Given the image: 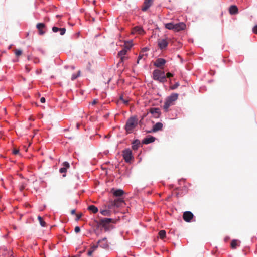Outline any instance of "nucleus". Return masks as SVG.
<instances>
[{
    "label": "nucleus",
    "instance_id": "obj_1",
    "mask_svg": "<svg viewBox=\"0 0 257 257\" xmlns=\"http://www.w3.org/2000/svg\"><path fill=\"white\" fill-rule=\"evenodd\" d=\"M101 226V232L103 230L105 232H109L115 228V221L111 218H101L98 220Z\"/></svg>",
    "mask_w": 257,
    "mask_h": 257
},
{
    "label": "nucleus",
    "instance_id": "obj_2",
    "mask_svg": "<svg viewBox=\"0 0 257 257\" xmlns=\"http://www.w3.org/2000/svg\"><path fill=\"white\" fill-rule=\"evenodd\" d=\"M138 119L137 116H131L126 120L125 125L124 128L127 134L131 133L133 130L138 125Z\"/></svg>",
    "mask_w": 257,
    "mask_h": 257
},
{
    "label": "nucleus",
    "instance_id": "obj_3",
    "mask_svg": "<svg viewBox=\"0 0 257 257\" xmlns=\"http://www.w3.org/2000/svg\"><path fill=\"white\" fill-rule=\"evenodd\" d=\"M152 78L159 83H164L167 81L166 76L164 71L155 69L152 73Z\"/></svg>",
    "mask_w": 257,
    "mask_h": 257
},
{
    "label": "nucleus",
    "instance_id": "obj_4",
    "mask_svg": "<svg viewBox=\"0 0 257 257\" xmlns=\"http://www.w3.org/2000/svg\"><path fill=\"white\" fill-rule=\"evenodd\" d=\"M122 157L127 163H131L134 159L132 151L129 148H125L122 151Z\"/></svg>",
    "mask_w": 257,
    "mask_h": 257
},
{
    "label": "nucleus",
    "instance_id": "obj_5",
    "mask_svg": "<svg viewBox=\"0 0 257 257\" xmlns=\"http://www.w3.org/2000/svg\"><path fill=\"white\" fill-rule=\"evenodd\" d=\"M124 203V200L123 198H116L110 202V205H108V207L109 208H111L112 207L118 208Z\"/></svg>",
    "mask_w": 257,
    "mask_h": 257
},
{
    "label": "nucleus",
    "instance_id": "obj_6",
    "mask_svg": "<svg viewBox=\"0 0 257 257\" xmlns=\"http://www.w3.org/2000/svg\"><path fill=\"white\" fill-rule=\"evenodd\" d=\"M194 215L193 213L189 211H185L183 214V219L186 222L195 221Z\"/></svg>",
    "mask_w": 257,
    "mask_h": 257
},
{
    "label": "nucleus",
    "instance_id": "obj_7",
    "mask_svg": "<svg viewBox=\"0 0 257 257\" xmlns=\"http://www.w3.org/2000/svg\"><path fill=\"white\" fill-rule=\"evenodd\" d=\"M70 164L67 161H64L62 163L61 167L59 169V172L62 174L63 177L66 176L67 169L70 168Z\"/></svg>",
    "mask_w": 257,
    "mask_h": 257
},
{
    "label": "nucleus",
    "instance_id": "obj_8",
    "mask_svg": "<svg viewBox=\"0 0 257 257\" xmlns=\"http://www.w3.org/2000/svg\"><path fill=\"white\" fill-rule=\"evenodd\" d=\"M163 124L162 122H158L153 125L152 128L150 130L146 131L147 133H153L161 131L163 129Z\"/></svg>",
    "mask_w": 257,
    "mask_h": 257
},
{
    "label": "nucleus",
    "instance_id": "obj_9",
    "mask_svg": "<svg viewBox=\"0 0 257 257\" xmlns=\"http://www.w3.org/2000/svg\"><path fill=\"white\" fill-rule=\"evenodd\" d=\"M93 228V232L97 235L99 236L101 232V226L99 223L98 220L95 219L94 220V224L91 225Z\"/></svg>",
    "mask_w": 257,
    "mask_h": 257
},
{
    "label": "nucleus",
    "instance_id": "obj_10",
    "mask_svg": "<svg viewBox=\"0 0 257 257\" xmlns=\"http://www.w3.org/2000/svg\"><path fill=\"white\" fill-rule=\"evenodd\" d=\"M111 193L113 195L117 198H122L121 197L125 194V192L121 189H115L112 188L111 189Z\"/></svg>",
    "mask_w": 257,
    "mask_h": 257
},
{
    "label": "nucleus",
    "instance_id": "obj_11",
    "mask_svg": "<svg viewBox=\"0 0 257 257\" xmlns=\"http://www.w3.org/2000/svg\"><path fill=\"white\" fill-rule=\"evenodd\" d=\"M167 61L163 58H158L154 62V66L157 68H161L165 65Z\"/></svg>",
    "mask_w": 257,
    "mask_h": 257
},
{
    "label": "nucleus",
    "instance_id": "obj_12",
    "mask_svg": "<svg viewBox=\"0 0 257 257\" xmlns=\"http://www.w3.org/2000/svg\"><path fill=\"white\" fill-rule=\"evenodd\" d=\"M156 138L151 135H148L142 140V144L148 145L152 143L156 140Z\"/></svg>",
    "mask_w": 257,
    "mask_h": 257
},
{
    "label": "nucleus",
    "instance_id": "obj_13",
    "mask_svg": "<svg viewBox=\"0 0 257 257\" xmlns=\"http://www.w3.org/2000/svg\"><path fill=\"white\" fill-rule=\"evenodd\" d=\"M168 45V42L167 39H159L158 46L161 50L165 49Z\"/></svg>",
    "mask_w": 257,
    "mask_h": 257
},
{
    "label": "nucleus",
    "instance_id": "obj_14",
    "mask_svg": "<svg viewBox=\"0 0 257 257\" xmlns=\"http://www.w3.org/2000/svg\"><path fill=\"white\" fill-rule=\"evenodd\" d=\"M36 28L38 30V33L40 35H43L45 33L44 29L46 28V25L44 23H39L36 25Z\"/></svg>",
    "mask_w": 257,
    "mask_h": 257
},
{
    "label": "nucleus",
    "instance_id": "obj_15",
    "mask_svg": "<svg viewBox=\"0 0 257 257\" xmlns=\"http://www.w3.org/2000/svg\"><path fill=\"white\" fill-rule=\"evenodd\" d=\"M150 112L153 115L154 117L158 118L161 114L160 109L158 107H152L150 109Z\"/></svg>",
    "mask_w": 257,
    "mask_h": 257
},
{
    "label": "nucleus",
    "instance_id": "obj_16",
    "mask_svg": "<svg viewBox=\"0 0 257 257\" xmlns=\"http://www.w3.org/2000/svg\"><path fill=\"white\" fill-rule=\"evenodd\" d=\"M186 27V24L184 22H179L174 23V31H180L184 30Z\"/></svg>",
    "mask_w": 257,
    "mask_h": 257
},
{
    "label": "nucleus",
    "instance_id": "obj_17",
    "mask_svg": "<svg viewBox=\"0 0 257 257\" xmlns=\"http://www.w3.org/2000/svg\"><path fill=\"white\" fill-rule=\"evenodd\" d=\"M131 171L127 168H124L123 169H120L119 171V174L122 177H129L131 175Z\"/></svg>",
    "mask_w": 257,
    "mask_h": 257
},
{
    "label": "nucleus",
    "instance_id": "obj_18",
    "mask_svg": "<svg viewBox=\"0 0 257 257\" xmlns=\"http://www.w3.org/2000/svg\"><path fill=\"white\" fill-rule=\"evenodd\" d=\"M153 0H145L144 5L141 10L143 12H146L152 6Z\"/></svg>",
    "mask_w": 257,
    "mask_h": 257
},
{
    "label": "nucleus",
    "instance_id": "obj_19",
    "mask_svg": "<svg viewBox=\"0 0 257 257\" xmlns=\"http://www.w3.org/2000/svg\"><path fill=\"white\" fill-rule=\"evenodd\" d=\"M228 11L231 15H236L238 13V8L235 5H232L229 7Z\"/></svg>",
    "mask_w": 257,
    "mask_h": 257
},
{
    "label": "nucleus",
    "instance_id": "obj_20",
    "mask_svg": "<svg viewBox=\"0 0 257 257\" xmlns=\"http://www.w3.org/2000/svg\"><path fill=\"white\" fill-rule=\"evenodd\" d=\"M141 146H142L141 145L140 141L139 139H136L134 140L132 143V148L134 151L137 150Z\"/></svg>",
    "mask_w": 257,
    "mask_h": 257
},
{
    "label": "nucleus",
    "instance_id": "obj_21",
    "mask_svg": "<svg viewBox=\"0 0 257 257\" xmlns=\"http://www.w3.org/2000/svg\"><path fill=\"white\" fill-rule=\"evenodd\" d=\"M179 94L176 93H172L170 96L167 97V99L168 100L172 103L173 102L176 101L178 97Z\"/></svg>",
    "mask_w": 257,
    "mask_h": 257
},
{
    "label": "nucleus",
    "instance_id": "obj_22",
    "mask_svg": "<svg viewBox=\"0 0 257 257\" xmlns=\"http://www.w3.org/2000/svg\"><path fill=\"white\" fill-rule=\"evenodd\" d=\"M133 45V40H131L130 41L125 42L123 48L127 52L131 49Z\"/></svg>",
    "mask_w": 257,
    "mask_h": 257
},
{
    "label": "nucleus",
    "instance_id": "obj_23",
    "mask_svg": "<svg viewBox=\"0 0 257 257\" xmlns=\"http://www.w3.org/2000/svg\"><path fill=\"white\" fill-rule=\"evenodd\" d=\"M171 104L172 103L170 102L168 100L166 99L163 106V108L164 109L165 112H167L168 111L169 108Z\"/></svg>",
    "mask_w": 257,
    "mask_h": 257
},
{
    "label": "nucleus",
    "instance_id": "obj_24",
    "mask_svg": "<svg viewBox=\"0 0 257 257\" xmlns=\"http://www.w3.org/2000/svg\"><path fill=\"white\" fill-rule=\"evenodd\" d=\"M87 209L93 213H96L98 211V208L94 205H89Z\"/></svg>",
    "mask_w": 257,
    "mask_h": 257
},
{
    "label": "nucleus",
    "instance_id": "obj_25",
    "mask_svg": "<svg viewBox=\"0 0 257 257\" xmlns=\"http://www.w3.org/2000/svg\"><path fill=\"white\" fill-rule=\"evenodd\" d=\"M165 28L168 30H174V23L169 22L165 24Z\"/></svg>",
    "mask_w": 257,
    "mask_h": 257
},
{
    "label": "nucleus",
    "instance_id": "obj_26",
    "mask_svg": "<svg viewBox=\"0 0 257 257\" xmlns=\"http://www.w3.org/2000/svg\"><path fill=\"white\" fill-rule=\"evenodd\" d=\"M238 240L233 239L231 242V247L232 249H234L237 248V246H239V243H237Z\"/></svg>",
    "mask_w": 257,
    "mask_h": 257
},
{
    "label": "nucleus",
    "instance_id": "obj_27",
    "mask_svg": "<svg viewBox=\"0 0 257 257\" xmlns=\"http://www.w3.org/2000/svg\"><path fill=\"white\" fill-rule=\"evenodd\" d=\"M100 213L103 216H109L111 215V211L109 210H102L100 211Z\"/></svg>",
    "mask_w": 257,
    "mask_h": 257
},
{
    "label": "nucleus",
    "instance_id": "obj_28",
    "mask_svg": "<svg viewBox=\"0 0 257 257\" xmlns=\"http://www.w3.org/2000/svg\"><path fill=\"white\" fill-rule=\"evenodd\" d=\"M99 246L104 249H107L109 247V244L108 242H101L100 243L98 244Z\"/></svg>",
    "mask_w": 257,
    "mask_h": 257
},
{
    "label": "nucleus",
    "instance_id": "obj_29",
    "mask_svg": "<svg viewBox=\"0 0 257 257\" xmlns=\"http://www.w3.org/2000/svg\"><path fill=\"white\" fill-rule=\"evenodd\" d=\"M38 220H39L40 224V225L42 227H45L46 226V222H45V221L43 220V218L41 216H38Z\"/></svg>",
    "mask_w": 257,
    "mask_h": 257
},
{
    "label": "nucleus",
    "instance_id": "obj_30",
    "mask_svg": "<svg viewBox=\"0 0 257 257\" xmlns=\"http://www.w3.org/2000/svg\"><path fill=\"white\" fill-rule=\"evenodd\" d=\"M80 71H78V72L75 74V73H74L71 76V79L72 81H74L75 80V79H76L80 75Z\"/></svg>",
    "mask_w": 257,
    "mask_h": 257
},
{
    "label": "nucleus",
    "instance_id": "obj_31",
    "mask_svg": "<svg viewBox=\"0 0 257 257\" xmlns=\"http://www.w3.org/2000/svg\"><path fill=\"white\" fill-rule=\"evenodd\" d=\"M159 236L161 238H164L166 236V232L165 230H161L159 232Z\"/></svg>",
    "mask_w": 257,
    "mask_h": 257
},
{
    "label": "nucleus",
    "instance_id": "obj_32",
    "mask_svg": "<svg viewBox=\"0 0 257 257\" xmlns=\"http://www.w3.org/2000/svg\"><path fill=\"white\" fill-rule=\"evenodd\" d=\"M127 52L124 50L123 48L120 51H118L117 53V56H124L127 54Z\"/></svg>",
    "mask_w": 257,
    "mask_h": 257
},
{
    "label": "nucleus",
    "instance_id": "obj_33",
    "mask_svg": "<svg viewBox=\"0 0 257 257\" xmlns=\"http://www.w3.org/2000/svg\"><path fill=\"white\" fill-rule=\"evenodd\" d=\"M180 85V83L179 82H176L173 85L170 87V89L171 90L176 89Z\"/></svg>",
    "mask_w": 257,
    "mask_h": 257
},
{
    "label": "nucleus",
    "instance_id": "obj_34",
    "mask_svg": "<svg viewBox=\"0 0 257 257\" xmlns=\"http://www.w3.org/2000/svg\"><path fill=\"white\" fill-rule=\"evenodd\" d=\"M15 54L16 56L19 57L22 54V51L20 49H16L15 51Z\"/></svg>",
    "mask_w": 257,
    "mask_h": 257
},
{
    "label": "nucleus",
    "instance_id": "obj_35",
    "mask_svg": "<svg viewBox=\"0 0 257 257\" xmlns=\"http://www.w3.org/2000/svg\"><path fill=\"white\" fill-rule=\"evenodd\" d=\"M66 28H60V30L59 32H60V34L61 35H64L66 33Z\"/></svg>",
    "mask_w": 257,
    "mask_h": 257
},
{
    "label": "nucleus",
    "instance_id": "obj_36",
    "mask_svg": "<svg viewBox=\"0 0 257 257\" xmlns=\"http://www.w3.org/2000/svg\"><path fill=\"white\" fill-rule=\"evenodd\" d=\"M117 57L119 58H120V61L118 63V64H119V63H123L124 61V59L127 58L126 57H125L124 56H117Z\"/></svg>",
    "mask_w": 257,
    "mask_h": 257
},
{
    "label": "nucleus",
    "instance_id": "obj_37",
    "mask_svg": "<svg viewBox=\"0 0 257 257\" xmlns=\"http://www.w3.org/2000/svg\"><path fill=\"white\" fill-rule=\"evenodd\" d=\"M59 30H60V28H58L56 26H53L52 27V31L54 33H57V32H59Z\"/></svg>",
    "mask_w": 257,
    "mask_h": 257
},
{
    "label": "nucleus",
    "instance_id": "obj_38",
    "mask_svg": "<svg viewBox=\"0 0 257 257\" xmlns=\"http://www.w3.org/2000/svg\"><path fill=\"white\" fill-rule=\"evenodd\" d=\"M107 241V238L106 237H103L101 239H99L97 241V244L100 243L101 242H106Z\"/></svg>",
    "mask_w": 257,
    "mask_h": 257
},
{
    "label": "nucleus",
    "instance_id": "obj_39",
    "mask_svg": "<svg viewBox=\"0 0 257 257\" xmlns=\"http://www.w3.org/2000/svg\"><path fill=\"white\" fill-rule=\"evenodd\" d=\"M33 62L35 64H37L39 63L40 60L38 57H33Z\"/></svg>",
    "mask_w": 257,
    "mask_h": 257
},
{
    "label": "nucleus",
    "instance_id": "obj_40",
    "mask_svg": "<svg viewBox=\"0 0 257 257\" xmlns=\"http://www.w3.org/2000/svg\"><path fill=\"white\" fill-rule=\"evenodd\" d=\"M80 230H81V228L78 226H76L74 228V231L76 233L80 232Z\"/></svg>",
    "mask_w": 257,
    "mask_h": 257
},
{
    "label": "nucleus",
    "instance_id": "obj_41",
    "mask_svg": "<svg viewBox=\"0 0 257 257\" xmlns=\"http://www.w3.org/2000/svg\"><path fill=\"white\" fill-rule=\"evenodd\" d=\"M98 247V244L97 243L96 245H94L91 247V249L93 250V251H94Z\"/></svg>",
    "mask_w": 257,
    "mask_h": 257
},
{
    "label": "nucleus",
    "instance_id": "obj_42",
    "mask_svg": "<svg viewBox=\"0 0 257 257\" xmlns=\"http://www.w3.org/2000/svg\"><path fill=\"white\" fill-rule=\"evenodd\" d=\"M91 63L90 62L88 63V65L87 66L86 69L88 71H91Z\"/></svg>",
    "mask_w": 257,
    "mask_h": 257
},
{
    "label": "nucleus",
    "instance_id": "obj_43",
    "mask_svg": "<svg viewBox=\"0 0 257 257\" xmlns=\"http://www.w3.org/2000/svg\"><path fill=\"white\" fill-rule=\"evenodd\" d=\"M37 50L41 52L43 55L45 54V51L41 48H38Z\"/></svg>",
    "mask_w": 257,
    "mask_h": 257
},
{
    "label": "nucleus",
    "instance_id": "obj_44",
    "mask_svg": "<svg viewBox=\"0 0 257 257\" xmlns=\"http://www.w3.org/2000/svg\"><path fill=\"white\" fill-rule=\"evenodd\" d=\"M166 78H167V77H173V76H174V74H173V73H171V72H168V73L166 74Z\"/></svg>",
    "mask_w": 257,
    "mask_h": 257
},
{
    "label": "nucleus",
    "instance_id": "obj_45",
    "mask_svg": "<svg viewBox=\"0 0 257 257\" xmlns=\"http://www.w3.org/2000/svg\"><path fill=\"white\" fill-rule=\"evenodd\" d=\"M252 31L254 33L257 34V25H255L252 28Z\"/></svg>",
    "mask_w": 257,
    "mask_h": 257
},
{
    "label": "nucleus",
    "instance_id": "obj_46",
    "mask_svg": "<svg viewBox=\"0 0 257 257\" xmlns=\"http://www.w3.org/2000/svg\"><path fill=\"white\" fill-rule=\"evenodd\" d=\"M149 50V48L148 47H145L142 49V52H145Z\"/></svg>",
    "mask_w": 257,
    "mask_h": 257
},
{
    "label": "nucleus",
    "instance_id": "obj_47",
    "mask_svg": "<svg viewBox=\"0 0 257 257\" xmlns=\"http://www.w3.org/2000/svg\"><path fill=\"white\" fill-rule=\"evenodd\" d=\"M94 251H93V250H92L91 249H90L87 252V255L88 256H91L92 255V253Z\"/></svg>",
    "mask_w": 257,
    "mask_h": 257
},
{
    "label": "nucleus",
    "instance_id": "obj_48",
    "mask_svg": "<svg viewBox=\"0 0 257 257\" xmlns=\"http://www.w3.org/2000/svg\"><path fill=\"white\" fill-rule=\"evenodd\" d=\"M20 153V151L18 149H15L13 151V153L14 154V155H17V154H19Z\"/></svg>",
    "mask_w": 257,
    "mask_h": 257
},
{
    "label": "nucleus",
    "instance_id": "obj_49",
    "mask_svg": "<svg viewBox=\"0 0 257 257\" xmlns=\"http://www.w3.org/2000/svg\"><path fill=\"white\" fill-rule=\"evenodd\" d=\"M46 101V99L45 98V97H42L41 98H40V102L42 103H45Z\"/></svg>",
    "mask_w": 257,
    "mask_h": 257
},
{
    "label": "nucleus",
    "instance_id": "obj_50",
    "mask_svg": "<svg viewBox=\"0 0 257 257\" xmlns=\"http://www.w3.org/2000/svg\"><path fill=\"white\" fill-rule=\"evenodd\" d=\"M81 214L77 215L76 218H75V220L76 221L79 220L81 218Z\"/></svg>",
    "mask_w": 257,
    "mask_h": 257
},
{
    "label": "nucleus",
    "instance_id": "obj_51",
    "mask_svg": "<svg viewBox=\"0 0 257 257\" xmlns=\"http://www.w3.org/2000/svg\"><path fill=\"white\" fill-rule=\"evenodd\" d=\"M122 101L123 103H124V104H128L129 103L128 100L124 99Z\"/></svg>",
    "mask_w": 257,
    "mask_h": 257
},
{
    "label": "nucleus",
    "instance_id": "obj_52",
    "mask_svg": "<svg viewBox=\"0 0 257 257\" xmlns=\"http://www.w3.org/2000/svg\"><path fill=\"white\" fill-rule=\"evenodd\" d=\"M230 237L228 236H225L224 239L225 242L228 241Z\"/></svg>",
    "mask_w": 257,
    "mask_h": 257
},
{
    "label": "nucleus",
    "instance_id": "obj_53",
    "mask_svg": "<svg viewBox=\"0 0 257 257\" xmlns=\"http://www.w3.org/2000/svg\"><path fill=\"white\" fill-rule=\"evenodd\" d=\"M97 103V99H94L93 101L92 102V105H95Z\"/></svg>",
    "mask_w": 257,
    "mask_h": 257
},
{
    "label": "nucleus",
    "instance_id": "obj_54",
    "mask_svg": "<svg viewBox=\"0 0 257 257\" xmlns=\"http://www.w3.org/2000/svg\"><path fill=\"white\" fill-rule=\"evenodd\" d=\"M138 31L140 33H142V32H143L144 31L142 27H139L138 29Z\"/></svg>",
    "mask_w": 257,
    "mask_h": 257
},
{
    "label": "nucleus",
    "instance_id": "obj_55",
    "mask_svg": "<svg viewBox=\"0 0 257 257\" xmlns=\"http://www.w3.org/2000/svg\"><path fill=\"white\" fill-rule=\"evenodd\" d=\"M71 213L72 215L76 214V210L75 209L72 210L71 211Z\"/></svg>",
    "mask_w": 257,
    "mask_h": 257
},
{
    "label": "nucleus",
    "instance_id": "obj_56",
    "mask_svg": "<svg viewBox=\"0 0 257 257\" xmlns=\"http://www.w3.org/2000/svg\"><path fill=\"white\" fill-rule=\"evenodd\" d=\"M185 180H186V179H184V178H181V179H179V180H178V183H179V185H180V182H181V181H185Z\"/></svg>",
    "mask_w": 257,
    "mask_h": 257
},
{
    "label": "nucleus",
    "instance_id": "obj_57",
    "mask_svg": "<svg viewBox=\"0 0 257 257\" xmlns=\"http://www.w3.org/2000/svg\"><path fill=\"white\" fill-rule=\"evenodd\" d=\"M143 55L140 54V55L138 56V60H140L143 58Z\"/></svg>",
    "mask_w": 257,
    "mask_h": 257
},
{
    "label": "nucleus",
    "instance_id": "obj_58",
    "mask_svg": "<svg viewBox=\"0 0 257 257\" xmlns=\"http://www.w3.org/2000/svg\"><path fill=\"white\" fill-rule=\"evenodd\" d=\"M119 100H121V101H122L123 100H124L123 95H121L120 96Z\"/></svg>",
    "mask_w": 257,
    "mask_h": 257
},
{
    "label": "nucleus",
    "instance_id": "obj_59",
    "mask_svg": "<svg viewBox=\"0 0 257 257\" xmlns=\"http://www.w3.org/2000/svg\"><path fill=\"white\" fill-rule=\"evenodd\" d=\"M27 58L29 60H33V57H31L30 56H28Z\"/></svg>",
    "mask_w": 257,
    "mask_h": 257
},
{
    "label": "nucleus",
    "instance_id": "obj_60",
    "mask_svg": "<svg viewBox=\"0 0 257 257\" xmlns=\"http://www.w3.org/2000/svg\"><path fill=\"white\" fill-rule=\"evenodd\" d=\"M75 176L77 178V180H79V174L77 173L75 175Z\"/></svg>",
    "mask_w": 257,
    "mask_h": 257
},
{
    "label": "nucleus",
    "instance_id": "obj_61",
    "mask_svg": "<svg viewBox=\"0 0 257 257\" xmlns=\"http://www.w3.org/2000/svg\"><path fill=\"white\" fill-rule=\"evenodd\" d=\"M143 119H144V117H143L142 118L141 120L140 121H138V124H139H139H142V120H143Z\"/></svg>",
    "mask_w": 257,
    "mask_h": 257
},
{
    "label": "nucleus",
    "instance_id": "obj_62",
    "mask_svg": "<svg viewBox=\"0 0 257 257\" xmlns=\"http://www.w3.org/2000/svg\"><path fill=\"white\" fill-rule=\"evenodd\" d=\"M41 72H42V70H40V71L37 70V71H36V73H37V74H40L41 73Z\"/></svg>",
    "mask_w": 257,
    "mask_h": 257
},
{
    "label": "nucleus",
    "instance_id": "obj_63",
    "mask_svg": "<svg viewBox=\"0 0 257 257\" xmlns=\"http://www.w3.org/2000/svg\"><path fill=\"white\" fill-rule=\"evenodd\" d=\"M203 89H204V90H206V87H205V86H203V87H201V88H200V91H201L202 90H203Z\"/></svg>",
    "mask_w": 257,
    "mask_h": 257
},
{
    "label": "nucleus",
    "instance_id": "obj_64",
    "mask_svg": "<svg viewBox=\"0 0 257 257\" xmlns=\"http://www.w3.org/2000/svg\"><path fill=\"white\" fill-rule=\"evenodd\" d=\"M184 188H184V189H185V191L186 192H187V191H188L187 187L186 186H184Z\"/></svg>",
    "mask_w": 257,
    "mask_h": 257
}]
</instances>
